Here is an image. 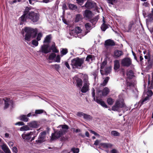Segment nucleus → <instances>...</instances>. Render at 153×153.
Returning a JSON list of instances; mask_svg holds the SVG:
<instances>
[{"instance_id": "1", "label": "nucleus", "mask_w": 153, "mask_h": 153, "mask_svg": "<svg viewBox=\"0 0 153 153\" xmlns=\"http://www.w3.org/2000/svg\"><path fill=\"white\" fill-rule=\"evenodd\" d=\"M30 7H26L24 12L23 14L20 18L21 21L20 25L23 24V22H25L27 19H28L33 23L38 22L39 19L40 15L38 12L31 10Z\"/></svg>"}, {"instance_id": "2", "label": "nucleus", "mask_w": 153, "mask_h": 153, "mask_svg": "<svg viewBox=\"0 0 153 153\" xmlns=\"http://www.w3.org/2000/svg\"><path fill=\"white\" fill-rule=\"evenodd\" d=\"M24 30L26 33L25 38V39L26 41H30L31 38H35L37 33L36 29H34L30 27H26Z\"/></svg>"}, {"instance_id": "3", "label": "nucleus", "mask_w": 153, "mask_h": 153, "mask_svg": "<svg viewBox=\"0 0 153 153\" xmlns=\"http://www.w3.org/2000/svg\"><path fill=\"white\" fill-rule=\"evenodd\" d=\"M84 60V58L76 57L71 60V65L73 68H79L83 64Z\"/></svg>"}, {"instance_id": "4", "label": "nucleus", "mask_w": 153, "mask_h": 153, "mask_svg": "<svg viewBox=\"0 0 153 153\" xmlns=\"http://www.w3.org/2000/svg\"><path fill=\"white\" fill-rule=\"evenodd\" d=\"M125 106V104L123 100H117L116 101L114 105L112 106V110L114 111H118L119 108L124 107Z\"/></svg>"}, {"instance_id": "5", "label": "nucleus", "mask_w": 153, "mask_h": 153, "mask_svg": "<svg viewBox=\"0 0 153 153\" xmlns=\"http://www.w3.org/2000/svg\"><path fill=\"white\" fill-rule=\"evenodd\" d=\"M46 132L45 131L41 132L40 134L38 140H36V143L37 144H40L45 140V136Z\"/></svg>"}, {"instance_id": "6", "label": "nucleus", "mask_w": 153, "mask_h": 153, "mask_svg": "<svg viewBox=\"0 0 153 153\" xmlns=\"http://www.w3.org/2000/svg\"><path fill=\"white\" fill-rule=\"evenodd\" d=\"M110 90L107 87H105L102 90L98 91V94L100 97L106 96L109 93Z\"/></svg>"}, {"instance_id": "7", "label": "nucleus", "mask_w": 153, "mask_h": 153, "mask_svg": "<svg viewBox=\"0 0 153 153\" xmlns=\"http://www.w3.org/2000/svg\"><path fill=\"white\" fill-rule=\"evenodd\" d=\"M131 64V61L128 58H124L121 61V65L123 66L128 67Z\"/></svg>"}, {"instance_id": "8", "label": "nucleus", "mask_w": 153, "mask_h": 153, "mask_svg": "<svg viewBox=\"0 0 153 153\" xmlns=\"http://www.w3.org/2000/svg\"><path fill=\"white\" fill-rule=\"evenodd\" d=\"M13 102L9 98H5L4 109H6L9 107L10 105H13Z\"/></svg>"}, {"instance_id": "9", "label": "nucleus", "mask_w": 153, "mask_h": 153, "mask_svg": "<svg viewBox=\"0 0 153 153\" xmlns=\"http://www.w3.org/2000/svg\"><path fill=\"white\" fill-rule=\"evenodd\" d=\"M40 51L46 54L51 52V49L49 48L48 45L44 44L41 46Z\"/></svg>"}, {"instance_id": "10", "label": "nucleus", "mask_w": 153, "mask_h": 153, "mask_svg": "<svg viewBox=\"0 0 153 153\" xmlns=\"http://www.w3.org/2000/svg\"><path fill=\"white\" fill-rule=\"evenodd\" d=\"M36 133V131H34L33 132H30L26 134H23L22 135V138L25 141H28L31 138V136L33 135L34 133Z\"/></svg>"}, {"instance_id": "11", "label": "nucleus", "mask_w": 153, "mask_h": 153, "mask_svg": "<svg viewBox=\"0 0 153 153\" xmlns=\"http://www.w3.org/2000/svg\"><path fill=\"white\" fill-rule=\"evenodd\" d=\"M147 94L148 96L146 97L142 100L140 101L139 102L138 104H140V106H141L146 101L148 100L149 97L151 96L153 94V92L152 91L149 90L147 91Z\"/></svg>"}, {"instance_id": "12", "label": "nucleus", "mask_w": 153, "mask_h": 153, "mask_svg": "<svg viewBox=\"0 0 153 153\" xmlns=\"http://www.w3.org/2000/svg\"><path fill=\"white\" fill-rule=\"evenodd\" d=\"M93 98V100L96 101V102L98 104L102 106L105 108H108V106L105 103L104 101L101 99H98L97 98L95 99V96L92 97Z\"/></svg>"}, {"instance_id": "13", "label": "nucleus", "mask_w": 153, "mask_h": 153, "mask_svg": "<svg viewBox=\"0 0 153 153\" xmlns=\"http://www.w3.org/2000/svg\"><path fill=\"white\" fill-rule=\"evenodd\" d=\"M111 71V67L110 66L107 67L104 69L100 70V73L102 75H108L110 73Z\"/></svg>"}, {"instance_id": "14", "label": "nucleus", "mask_w": 153, "mask_h": 153, "mask_svg": "<svg viewBox=\"0 0 153 153\" xmlns=\"http://www.w3.org/2000/svg\"><path fill=\"white\" fill-rule=\"evenodd\" d=\"M62 135V132L60 131H56L54 134H52L51 139L52 140H55L59 138Z\"/></svg>"}, {"instance_id": "15", "label": "nucleus", "mask_w": 153, "mask_h": 153, "mask_svg": "<svg viewBox=\"0 0 153 153\" xmlns=\"http://www.w3.org/2000/svg\"><path fill=\"white\" fill-rule=\"evenodd\" d=\"M58 127H61L62 128L61 129L60 131L61 132H62V134L67 132V130L69 128L68 126L66 125H60Z\"/></svg>"}, {"instance_id": "16", "label": "nucleus", "mask_w": 153, "mask_h": 153, "mask_svg": "<svg viewBox=\"0 0 153 153\" xmlns=\"http://www.w3.org/2000/svg\"><path fill=\"white\" fill-rule=\"evenodd\" d=\"M89 85L88 84H83V85L81 89V91L83 93H85L89 91Z\"/></svg>"}, {"instance_id": "17", "label": "nucleus", "mask_w": 153, "mask_h": 153, "mask_svg": "<svg viewBox=\"0 0 153 153\" xmlns=\"http://www.w3.org/2000/svg\"><path fill=\"white\" fill-rule=\"evenodd\" d=\"M115 45V43L114 42L110 39H108L106 40L105 43V47L106 48H107L108 46H112Z\"/></svg>"}, {"instance_id": "18", "label": "nucleus", "mask_w": 153, "mask_h": 153, "mask_svg": "<svg viewBox=\"0 0 153 153\" xmlns=\"http://www.w3.org/2000/svg\"><path fill=\"white\" fill-rule=\"evenodd\" d=\"M95 5V3L91 1H87L85 3V7L87 9H90L94 7Z\"/></svg>"}, {"instance_id": "19", "label": "nucleus", "mask_w": 153, "mask_h": 153, "mask_svg": "<svg viewBox=\"0 0 153 153\" xmlns=\"http://www.w3.org/2000/svg\"><path fill=\"white\" fill-rule=\"evenodd\" d=\"M123 54V52L121 51L115 50L114 52V56L116 58L119 57Z\"/></svg>"}, {"instance_id": "20", "label": "nucleus", "mask_w": 153, "mask_h": 153, "mask_svg": "<svg viewBox=\"0 0 153 153\" xmlns=\"http://www.w3.org/2000/svg\"><path fill=\"white\" fill-rule=\"evenodd\" d=\"M75 79L76 82L77 86L79 88H81L82 84V79L77 77H75Z\"/></svg>"}, {"instance_id": "21", "label": "nucleus", "mask_w": 153, "mask_h": 153, "mask_svg": "<svg viewBox=\"0 0 153 153\" xmlns=\"http://www.w3.org/2000/svg\"><path fill=\"white\" fill-rule=\"evenodd\" d=\"M1 148L3 150L5 153H11V151H10V149L6 145L3 144L1 146Z\"/></svg>"}, {"instance_id": "22", "label": "nucleus", "mask_w": 153, "mask_h": 153, "mask_svg": "<svg viewBox=\"0 0 153 153\" xmlns=\"http://www.w3.org/2000/svg\"><path fill=\"white\" fill-rule=\"evenodd\" d=\"M50 49H51V51L52 50V52L54 53H57L59 52V51L57 49L55 43L53 44Z\"/></svg>"}, {"instance_id": "23", "label": "nucleus", "mask_w": 153, "mask_h": 153, "mask_svg": "<svg viewBox=\"0 0 153 153\" xmlns=\"http://www.w3.org/2000/svg\"><path fill=\"white\" fill-rule=\"evenodd\" d=\"M103 23L101 25V28L102 31H104L107 28H108V25H106L105 24V22L104 20V17H103Z\"/></svg>"}, {"instance_id": "24", "label": "nucleus", "mask_w": 153, "mask_h": 153, "mask_svg": "<svg viewBox=\"0 0 153 153\" xmlns=\"http://www.w3.org/2000/svg\"><path fill=\"white\" fill-rule=\"evenodd\" d=\"M127 78L129 79H132L134 76V73L131 70H130L126 73Z\"/></svg>"}, {"instance_id": "25", "label": "nucleus", "mask_w": 153, "mask_h": 153, "mask_svg": "<svg viewBox=\"0 0 153 153\" xmlns=\"http://www.w3.org/2000/svg\"><path fill=\"white\" fill-rule=\"evenodd\" d=\"M28 125L29 128H36L37 127V124L35 121H33L28 123Z\"/></svg>"}, {"instance_id": "26", "label": "nucleus", "mask_w": 153, "mask_h": 153, "mask_svg": "<svg viewBox=\"0 0 153 153\" xmlns=\"http://www.w3.org/2000/svg\"><path fill=\"white\" fill-rule=\"evenodd\" d=\"M114 69L117 70L120 68L119 62L118 60H115L114 62Z\"/></svg>"}, {"instance_id": "27", "label": "nucleus", "mask_w": 153, "mask_h": 153, "mask_svg": "<svg viewBox=\"0 0 153 153\" xmlns=\"http://www.w3.org/2000/svg\"><path fill=\"white\" fill-rule=\"evenodd\" d=\"M85 26L87 30H88V31H89L90 30L92 29V27H94V26H93V25H92V24L89 23H86L85 25Z\"/></svg>"}, {"instance_id": "28", "label": "nucleus", "mask_w": 153, "mask_h": 153, "mask_svg": "<svg viewBox=\"0 0 153 153\" xmlns=\"http://www.w3.org/2000/svg\"><path fill=\"white\" fill-rule=\"evenodd\" d=\"M109 79L110 78L108 76H107L105 78L103 82L100 84V85L102 86H105L108 82Z\"/></svg>"}, {"instance_id": "29", "label": "nucleus", "mask_w": 153, "mask_h": 153, "mask_svg": "<svg viewBox=\"0 0 153 153\" xmlns=\"http://www.w3.org/2000/svg\"><path fill=\"white\" fill-rule=\"evenodd\" d=\"M19 118L20 120L24 122H27L29 119L26 115H23L20 116Z\"/></svg>"}, {"instance_id": "30", "label": "nucleus", "mask_w": 153, "mask_h": 153, "mask_svg": "<svg viewBox=\"0 0 153 153\" xmlns=\"http://www.w3.org/2000/svg\"><path fill=\"white\" fill-rule=\"evenodd\" d=\"M83 82L84 83L83 84H90V83H89V81H88V76L87 75H84L83 76Z\"/></svg>"}, {"instance_id": "31", "label": "nucleus", "mask_w": 153, "mask_h": 153, "mask_svg": "<svg viewBox=\"0 0 153 153\" xmlns=\"http://www.w3.org/2000/svg\"><path fill=\"white\" fill-rule=\"evenodd\" d=\"M94 58V57L91 55H89L87 56L86 59V61L88 62L91 63L92 62Z\"/></svg>"}, {"instance_id": "32", "label": "nucleus", "mask_w": 153, "mask_h": 153, "mask_svg": "<svg viewBox=\"0 0 153 153\" xmlns=\"http://www.w3.org/2000/svg\"><path fill=\"white\" fill-rule=\"evenodd\" d=\"M31 129L29 128L28 125L24 126L20 128V130L21 131H27Z\"/></svg>"}, {"instance_id": "33", "label": "nucleus", "mask_w": 153, "mask_h": 153, "mask_svg": "<svg viewBox=\"0 0 153 153\" xmlns=\"http://www.w3.org/2000/svg\"><path fill=\"white\" fill-rule=\"evenodd\" d=\"M51 35L47 36L45 39L44 41V43H49L50 42L51 39Z\"/></svg>"}, {"instance_id": "34", "label": "nucleus", "mask_w": 153, "mask_h": 153, "mask_svg": "<svg viewBox=\"0 0 153 153\" xmlns=\"http://www.w3.org/2000/svg\"><path fill=\"white\" fill-rule=\"evenodd\" d=\"M68 7L70 9L72 10H76L77 9V6L74 4H69Z\"/></svg>"}, {"instance_id": "35", "label": "nucleus", "mask_w": 153, "mask_h": 153, "mask_svg": "<svg viewBox=\"0 0 153 153\" xmlns=\"http://www.w3.org/2000/svg\"><path fill=\"white\" fill-rule=\"evenodd\" d=\"M74 31L75 33L77 34L81 33L82 31V30L79 27L77 26L75 27Z\"/></svg>"}, {"instance_id": "36", "label": "nucleus", "mask_w": 153, "mask_h": 153, "mask_svg": "<svg viewBox=\"0 0 153 153\" xmlns=\"http://www.w3.org/2000/svg\"><path fill=\"white\" fill-rule=\"evenodd\" d=\"M51 66L53 68L55 69L57 71H58L60 68L59 65L56 64L51 65Z\"/></svg>"}, {"instance_id": "37", "label": "nucleus", "mask_w": 153, "mask_h": 153, "mask_svg": "<svg viewBox=\"0 0 153 153\" xmlns=\"http://www.w3.org/2000/svg\"><path fill=\"white\" fill-rule=\"evenodd\" d=\"M98 20V19L97 17H95L93 19H91L90 21L91 23L93 26H94V25L96 24Z\"/></svg>"}, {"instance_id": "38", "label": "nucleus", "mask_w": 153, "mask_h": 153, "mask_svg": "<svg viewBox=\"0 0 153 153\" xmlns=\"http://www.w3.org/2000/svg\"><path fill=\"white\" fill-rule=\"evenodd\" d=\"M107 101L108 104L111 105L113 104L114 102V100L110 97L107 99Z\"/></svg>"}, {"instance_id": "39", "label": "nucleus", "mask_w": 153, "mask_h": 153, "mask_svg": "<svg viewBox=\"0 0 153 153\" xmlns=\"http://www.w3.org/2000/svg\"><path fill=\"white\" fill-rule=\"evenodd\" d=\"M83 118L84 119L88 120H91L92 119V117L91 116L86 114H85Z\"/></svg>"}, {"instance_id": "40", "label": "nucleus", "mask_w": 153, "mask_h": 153, "mask_svg": "<svg viewBox=\"0 0 153 153\" xmlns=\"http://www.w3.org/2000/svg\"><path fill=\"white\" fill-rule=\"evenodd\" d=\"M68 53V50L67 49H63L61 51V56H63V55H65Z\"/></svg>"}, {"instance_id": "41", "label": "nucleus", "mask_w": 153, "mask_h": 153, "mask_svg": "<svg viewBox=\"0 0 153 153\" xmlns=\"http://www.w3.org/2000/svg\"><path fill=\"white\" fill-rule=\"evenodd\" d=\"M148 16L149 19L150 20H153V8L152 9L151 13L149 14Z\"/></svg>"}, {"instance_id": "42", "label": "nucleus", "mask_w": 153, "mask_h": 153, "mask_svg": "<svg viewBox=\"0 0 153 153\" xmlns=\"http://www.w3.org/2000/svg\"><path fill=\"white\" fill-rule=\"evenodd\" d=\"M56 56V54L54 53H51L49 56V59L50 60L53 59Z\"/></svg>"}, {"instance_id": "43", "label": "nucleus", "mask_w": 153, "mask_h": 153, "mask_svg": "<svg viewBox=\"0 0 153 153\" xmlns=\"http://www.w3.org/2000/svg\"><path fill=\"white\" fill-rule=\"evenodd\" d=\"M111 134L112 135L115 136H117L120 135L119 133L115 131H112L111 132Z\"/></svg>"}, {"instance_id": "44", "label": "nucleus", "mask_w": 153, "mask_h": 153, "mask_svg": "<svg viewBox=\"0 0 153 153\" xmlns=\"http://www.w3.org/2000/svg\"><path fill=\"white\" fill-rule=\"evenodd\" d=\"M91 13V12L88 10H86L85 11V16L87 17L89 16L90 15Z\"/></svg>"}, {"instance_id": "45", "label": "nucleus", "mask_w": 153, "mask_h": 153, "mask_svg": "<svg viewBox=\"0 0 153 153\" xmlns=\"http://www.w3.org/2000/svg\"><path fill=\"white\" fill-rule=\"evenodd\" d=\"M107 64L106 62L105 61H103L101 65V68L102 69H104L105 67H106V65Z\"/></svg>"}, {"instance_id": "46", "label": "nucleus", "mask_w": 153, "mask_h": 153, "mask_svg": "<svg viewBox=\"0 0 153 153\" xmlns=\"http://www.w3.org/2000/svg\"><path fill=\"white\" fill-rule=\"evenodd\" d=\"M42 36V34L41 32L39 33L37 36V37L36 38V39L38 41H40L41 38Z\"/></svg>"}, {"instance_id": "47", "label": "nucleus", "mask_w": 153, "mask_h": 153, "mask_svg": "<svg viewBox=\"0 0 153 153\" xmlns=\"http://www.w3.org/2000/svg\"><path fill=\"white\" fill-rule=\"evenodd\" d=\"M101 145L105 148H108L111 146V145L110 144L107 143H102Z\"/></svg>"}, {"instance_id": "48", "label": "nucleus", "mask_w": 153, "mask_h": 153, "mask_svg": "<svg viewBox=\"0 0 153 153\" xmlns=\"http://www.w3.org/2000/svg\"><path fill=\"white\" fill-rule=\"evenodd\" d=\"M44 111L42 109L36 110L35 111V114H40L43 113Z\"/></svg>"}, {"instance_id": "49", "label": "nucleus", "mask_w": 153, "mask_h": 153, "mask_svg": "<svg viewBox=\"0 0 153 153\" xmlns=\"http://www.w3.org/2000/svg\"><path fill=\"white\" fill-rule=\"evenodd\" d=\"M38 41L37 40H36V39L33 40L32 41V44L35 46H37L38 45Z\"/></svg>"}, {"instance_id": "50", "label": "nucleus", "mask_w": 153, "mask_h": 153, "mask_svg": "<svg viewBox=\"0 0 153 153\" xmlns=\"http://www.w3.org/2000/svg\"><path fill=\"white\" fill-rule=\"evenodd\" d=\"M84 114L85 113H84L83 112H79L77 113L76 115L78 117H81L82 116L83 117Z\"/></svg>"}, {"instance_id": "51", "label": "nucleus", "mask_w": 153, "mask_h": 153, "mask_svg": "<svg viewBox=\"0 0 153 153\" xmlns=\"http://www.w3.org/2000/svg\"><path fill=\"white\" fill-rule=\"evenodd\" d=\"M148 85L149 87V88L151 89H153V80L152 81V82L151 84H150V82H148Z\"/></svg>"}, {"instance_id": "52", "label": "nucleus", "mask_w": 153, "mask_h": 153, "mask_svg": "<svg viewBox=\"0 0 153 153\" xmlns=\"http://www.w3.org/2000/svg\"><path fill=\"white\" fill-rule=\"evenodd\" d=\"M72 151L74 153H78L79 152V149L78 148L73 149Z\"/></svg>"}, {"instance_id": "53", "label": "nucleus", "mask_w": 153, "mask_h": 153, "mask_svg": "<svg viewBox=\"0 0 153 153\" xmlns=\"http://www.w3.org/2000/svg\"><path fill=\"white\" fill-rule=\"evenodd\" d=\"M38 0H28L30 4H33L34 3L37 1Z\"/></svg>"}, {"instance_id": "54", "label": "nucleus", "mask_w": 153, "mask_h": 153, "mask_svg": "<svg viewBox=\"0 0 153 153\" xmlns=\"http://www.w3.org/2000/svg\"><path fill=\"white\" fill-rule=\"evenodd\" d=\"M60 57L59 55H57L56 58V61L57 62H60Z\"/></svg>"}, {"instance_id": "55", "label": "nucleus", "mask_w": 153, "mask_h": 153, "mask_svg": "<svg viewBox=\"0 0 153 153\" xmlns=\"http://www.w3.org/2000/svg\"><path fill=\"white\" fill-rule=\"evenodd\" d=\"M81 19V16L80 15H76V21L78 22L79 20V19Z\"/></svg>"}, {"instance_id": "56", "label": "nucleus", "mask_w": 153, "mask_h": 153, "mask_svg": "<svg viewBox=\"0 0 153 153\" xmlns=\"http://www.w3.org/2000/svg\"><path fill=\"white\" fill-rule=\"evenodd\" d=\"M24 123L23 122H19L17 123H15V125H24Z\"/></svg>"}, {"instance_id": "57", "label": "nucleus", "mask_w": 153, "mask_h": 153, "mask_svg": "<svg viewBox=\"0 0 153 153\" xmlns=\"http://www.w3.org/2000/svg\"><path fill=\"white\" fill-rule=\"evenodd\" d=\"M12 151L13 152L17 153L18 152L17 148L16 147H14L13 148Z\"/></svg>"}, {"instance_id": "58", "label": "nucleus", "mask_w": 153, "mask_h": 153, "mask_svg": "<svg viewBox=\"0 0 153 153\" xmlns=\"http://www.w3.org/2000/svg\"><path fill=\"white\" fill-rule=\"evenodd\" d=\"M91 94L92 97H94L95 96V90L93 88H92L91 89Z\"/></svg>"}, {"instance_id": "59", "label": "nucleus", "mask_w": 153, "mask_h": 153, "mask_svg": "<svg viewBox=\"0 0 153 153\" xmlns=\"http://www.w3.org/2000/svg\"><path fill=\"white\" fill-rule=\"evenodd\" d=\"M126 85L127 86H130L132 85V83L131 82L128 81V80L127 79L126 80Z\"/></svg>"}, {"instance_id": "60", "label": "nucleus", "mask_w": 153, "mask_h": 153, "mask_svg": "<svg viewBox=\"0 0 153 153\" xmlns=\"http://www.w3.org/2000/svg\"><path fill=\"white\" fill-rule=\"evenodd\" d=\"M65 65L69 69H71V68L70 67V66L69 65V64L67 62H65Z\"/></svg>"}, {"instance_id": "61", "label": "nucleus", "mask_w": 153, "mask_h": 153, "mask_svg": "<svg viewBox=\"0 0 153 153\" xmlns=\"http://www.w3.org/2000/svg\"><path fill=\"white\" fill-rule=\"evenodd\" d=\"M107 3L108 4H113V0H106Z\"/></svg>"}, {"instance_id": "62", "label": "nucleus", "mask_w": 153, "mask_h": 153, "mask_svg": "<svg viewBox=\"0 0 153 153\" xmlns=\"http://www.w3.org/2000/svg\"><path fill=\"white\" fill-rule=\"evenodd\" d=\"M62 9L64 10H67V7L65 4H63L62 5Z\"/></svg>"}, {"instance_id": "63", "label": "nucleus", "mask_w": 153, "mask_h": 153, "mask_svg": "<svg viewBox=\"0 0 153 153\" xmlns=\"http://www.w3.org/2000/svg\"><path fill=\"white\" fill-rule=\"evenodd\" d=\"M5 101V98H0V104H3V102Z\"/></svg>"}, {"instance_id": "64", "label": "nucleus", "mask_w": 153, "mask_h": 153, "mask_svg": "<svg viewBox=\"0 0 153 153\" xmlns=\"http://www.w3.org/2000/svg\"><path fill=\"white\" fill-rule=\"evenodd\" d=\"M143 5L146 7H148L149 6V4L147 2H144L143 4Z\"/></svg>"}]
</instances>
